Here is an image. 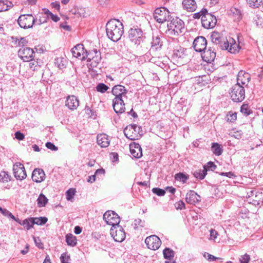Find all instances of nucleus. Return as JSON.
Returning <instances> with one entry per match:
<instances>
[{
  "label": "nucleus",
  "mask_w": 263,
  "mask_h": 263,
  "mask_svg": "<svg viewBox=\"0 0 263 263\" xmlns=\"http://www.w3.org/2000/svg\"><path fill=\"white\" fill-rule=\"evenodd\" d=\"M211 38L212 42L215 45H218L222 50H227L231 53H236L239 51V45L232 37L228 40L223 38L219 33L214 32Z\"/></svg>",
  "instance_id": "f257e3e1"
},
{
  "label": "nucleus",
  "mask_w": 263,
  "mask_h": 263,
  "mask_svg": "<svg viewBox=\"0 0 263 263\" xmlns=\"http://www.w3.org/2000/svg\"><path fill=\"white\" fill-rule=\"evenodd\" d=\"M106 31L109 39L113 42H117L123 33V24L116 19L111 20L106 25Z\"/></svg>",
  "instance_id": "f03ea898"
},
{
  "label": "nucleus",
  "mask_w": 263,
  "mask_h": 263,
  "mask_svg": "<svg viewBox=\"0 0 263 263\" xmlns=\"http://www.w3.org/2000/svg\"><path fill=\"white\" fill-rule=\"evenodd\" d=\"M167 33L172 35H178L184 30V23L178 17L173 18L167 24Z\"/></svg>",
  "instance_id": "7ed1b4c3"
},
{
  "label": "nucleus",
  "mask_w": 263,
  "mask_h": 263,
  "mask_svg": "<svg viewBox=\"0 0 263 263\" xmlns=\"http://www.w3.org/2000/svg\"><path fill=\"white\" fill-rule=\"evenodd\" d=\"M232 100L235 102H240L245 98V89L240 83H236L232 87L230 93Z\"/></svg>",
  "instance_id": "20e7f679"
},
{
  "label": "nucleus",
  "mask_w": 263,
  "mask_h": 263,
  "mask_svg": "<svg viewBox=\"0 0 263 263\" xmlns=\"http://www.w3.org/2000/svg\"><path fill=\"white\" fill-rule=\"evenodd\" d=\"M103 219L107 224L111 226V228H116L120 221L119 215L111 210L107 211L104 214Z\"/></svg>",
  "instance_id": "39448f33"
},
{
  "label": "nucleus",
  "mask_w": 263,
  "mask_h": 263,
  "mask_svg": "<svg viewBox=\"0 0 263 263\" xmlns=\"http://www.w3.org/2000/svg\"><path fill=\"white\" fill-rule=\"evenodd\" d=\"M35 21L32 14H24L19 16L17 23L21 28L27 29L32 27Z\"/></svg>",
  "instance_id": "423d86ee"
},
{
  "label": "nucleus",
  "mask_w": 263,
  "mask_h": 263,
  "mask_svg": "<svg viewBox=\"0 0 263 263\" xmlns=\"http://www.w3.org/2000/svg\"><path fill=\"white\" fill-rule=\"evenodd\" d=\"M155 20L159 23L167 21L170 17V12L165 7L157 8L153 14Z\"/></svg>",
  "instance_id": "0eeeda50"
},
{
  "label": "nucleus",
  "mask_w": 263,
  "mask_h": 263,
  "mask_svg": "<svg viewBox=\"0 0 263 263\" xmlns=\"http://www.w3.org/2000/svg\"><path fill=\"white\" fill-rule=\"evenodd\" d=\"M201 23L204 28H213L216 25L217 19L215 16L207 12L202 16Z\"/></svg>",
  "instance_id": "6e6552de"
},
{
  "label": "nucleus",
  "mask_w": 263,
  "mask_h": 263,
  "mask_svg": "<svg viewBox=\"0 0 263 263\" xmlns=\"http://www.w3.org/2000/svg\"><path fill=\"white\" fill-rule=\"evenodd\" d=\"M110 233L116 241L122 242L125 238V233L122 227L119 225L116 226V228H111Z\"/></svg>",
  "instance_id": "1a4fd4ad"
},
{
  "label": "nucleus",
  "mask_w": 263,
  "mask_h": 263,
  "mask_svg": "<svg viewBox=\"0 0 263 263\" xmlns=\"http://www.w3.org/2000/svg\"><path fill=\"white\" fill-rule=\"evenodd\" d=\"M145 242L147 248L152 250L158 249L161 244V240L155 235L147 237L145 240Z\"/></svg>",
  "instance_id": "9d476101"
},
{
  "label": "nucleus",
  "mask_w": 263,
  "mask_h": 263,
  "mask_svg": "<svg viewBox=\"0 0 263 263\" xmlns=\"http://www.w3.org/2000/svg\"><path fill=\"white\" fill-rule=\"evenodd\" d=\"M13 171L15 178L17 180H22L27 177L25 167L21 163H15L13 166Z\"/></svg>",
  "instance_id": "9b49d317"
},
{
  "label": "nucleus",
  "mask_w": 263,
  "mask_h": 263,
  "mask_svg": "<svg viewBox=\"0 0 263 263\" xmlns=\"http://www.w3.org/2000/svg\"><path fill=\"white\" fill-rule=\"evenodd\" d=\"M34 52L33 50L29 47H23L18 51L19 57L24 62L29 61L33 57Z\"/></svg>",
  "instance_id": "f8f14e48"
},
{
  "label": "nucleus",
  "mask_w": 263,
  "mask_h": 263,
  "mask_svg": "<svg viewBox=\"0 0 263 263\" xmlns=\"http://www.w3.org/2000/svg\"><path fill=\"white\" fill-rule=\"evenodd\" d=\"M207 41L206 39L202 36L197 37L194 41L193 47L197 52H201L206 49Z\"/></svg>",
  "instance_id": "ddd939ff"
},
{
  "label": "nucleus",
  "mask_w": 263,
  "mask_h": 263,
  "mask_svg": "<svg viewBox=\"0 0 263 263\" xmlns=\"http://www.w3.org/2000/svg\"><path fill=\"white\" fill-rule=\"evenodd\" d=\"M143 32L140 28L133 29V42L134 43L135 45H136L137 48H138L139 46H140V47H142L141 44L143 43Z\"/></svg>",
  "instance_id": "4468645a"
},
{
  "label": "nucleus",
  "mask_w": 263,
  "mask_h": 263,
  "mask_svg": "<svg viewBox=\"0 0 263 263\" xmlns=\"http://www.w3.org/2000/svg\"><path fill=\"white\" fill-rule=\"evenodd\" d=\"M200 200V196L193 190H190L186 195L185 201L189 204L195 205Z\"/></svg>",
  "instance_id": "2eb2a0df"
},
{
  "label": "nucleus",
  "mask_w": 263,
  "mask_h": 263,
  "mask_svg": "<svg viewBox=\"0 0 263 263\" xmlns=\"http://www.w3.org/2000/svg\"><path fill=\"white\" fill-rule=\"evenodd\" d=\"M125 104L121 97H115L112 100V106L116 113H122L125 110Z\"/></svg>",
  "instance_id": "dca6fc26"
},
{
  "label": "nucleus",
  "mask_w": 263,
  "mask_h": 263,
  "mask_svg": "<svg viewBox=\"0 0 263 263\" xmlns=\"http://www.w3.org/2000/svg\"><path fill=\"white\" fill-rule=\"evenodd\" d=\"M216 57V52L212 47H209L206 50H204L202 54L203 60L207 63H211L214 61Z\"/></svg>",
  "instance_id": "f3484780"
},
{
  "label": "nucleus",
  "mask_w": 263,
  "mask_h": 263,
  "mask_svg": "<svg viewBox=\"0 0 263 263\" xmlns=\"http://www.w3.org/2000/svg\"><path fill=\"white\" fill-rule=\"evenodd\" d=\"M45 174L41 168H35L32 174V179L33 181L39 183L44 180Z\"/></svg>",
  "instance_id": "a211bd4d"
},
{
  "label": "nucleus",
  "mask_w": 263,
  "mask_h": 263,
  "mask_svg": "<svg viewBox=\"0 0 263 263\" xmlns=\"http://www.w3.org/2000/svg\"><path fill=\"white\" fill-rule=\"evenodd\" d=\"M86 54V58L89 61H92L95 63H98L101 59V53L97 49H93L91 51H89L85 53Z\"/></svg>",
  "instance_id": "6ab92c4d"
},
{
  "label": "nucleus",
  "mask_w": 263,
  "mask_h": 263,
  "mask_svg": "<svg viewBox=\"0 0 263 263\" xmlns=\"http://www.w3.org/2000/svg\"><path fill=\"white\" fill-rule=\"evenodd\" d=\"M71 52L72 55L77 58H81L82 59H83L85 58L83 44L77 45L71 49Z\"/></svg>",
  "instance_id": "aec40b11"
},
{
  "label": "nucleus",
  "mask_w": 263,
  "mask_h": 263,
  "mask_svg": "<svg viewBox=\"0 0 263 263\" xmlns=\"http://www.w3.org/2000/svg\"><path fill=\"white\" fill-rule=\"evenodd\" d=\"M65 104L69 109L74 110L78 107L79 101L74 96H70L67 98Z\"/></svg>",
  "instance_id": "412c9836"
},
{
  "label": "nucleus",
  "mask_w": 263,
  "mask_h": 263,
  "mask_svg": "<svg viewBox=\"0 0 263 263\" xmlns=\"http://www.w3.org/2000/svg\"><path fill=\"white\" fill-rule=\"evenodd\" d=\"M97 142L101 147H107L109 145L110 140L107 135L100 134L97 136Z\"/></svg>",
  "instance_id": "4be33fe9"
},
{
  "label": "nucleus",
  "mask_w": 263,
  "mask_h": 263,
  "mask_svg": "<svg viewBox=\"0 0 263 263\" xmlns=\"http://www.w3.org/2000/svg\"><path fill=\"white\" fill-rule=\"evenodd\" d=\"M228 14L235 22L239 21L241 19L240 10L235 7H231L228 11Z\"/></svg>",
  "instance_id": "5701e85b"
},
{
  "label": "nucleus",
  "mask_w": 263,
  "mask_h": 263,
  "mask_svg": "<svg viewBox=\"0 0 263 263\" xmlns=\"http://www.w3.org/2000/svg\"><path fill=\"white\" fill-rule=\"evenodd\" d=\"M182 4L183 9L189 12H193L196 10L197 6L195 0H183Z\"/></svg>",
  "instance_id": "b1692460"
},
{
  "label": "nucleus",
  "mask_w": 263,
  "mask_h": 263,
  "mask_svg": "<svg viewBox=\"0 0 263 263\" xmlns=\"http://www.w3.org/2000/svg\"><path fill=\"white\" fill-rule=\"evenodd\" d=\"M126 91L125 87L120 84L115 85L112 89V94L115 96L116 97H121V98H122V96H124L125 93H126Z\"/></svg>",
  "instance_id": "393cba45"
},
{
  "label": "nucleus",
  "mask_w": 263,
  "mask_h": 263,
  "mask_svg": "<svg viewBox=\"0 0 263 263\" xmlns=\"http://www.w3.org/2000/svg\"><path fill=\"white\" fill-rule=\"evenodd\" d=\"M134 222L135 233L138 235V237H139V235H141L143 232L145 222L140 219H135Z\"/></svg>",
  "instance_id": "a878e982"
},
{
  "label": "nucleus",
  "mask_w": 263,
  "mask_h": 263,
  "mask_svg": "<svg viewBox=\"0 0 263 263\" xmlns=\"http://www.w3.org/2000/svg\"><path fill=\"white\" fill-rule=\"evenodd\" d=\"M251 79L250 74L245 71L240 70L237 78V82H249Z\"/></svg>",
  "instance_id": "bb28decb"
},
{
  "label": "nucleus",
  "mask_w": 263,
  "mask_h": 263,
  "mask_svg": "<svg viewBox=\"0 0 263 263\" xmlns=\"http://www.w3.org/2000/svg\"><path fill=\"white\" fill-rule=\"evenodd\" d=\"M133 157L140 158L142 156V149L141 146L136 142H133Z\"/></svg>",
  "instance_id": "cd10ccee"
},
{
  "label": "nucleus",
  "mask_w": 263,
  "mask_h": 263,
  "mask_svg": "<svg viewBox=\"0 0 263 263\" xmlns=\"http://www.w3.org/2000/svg\"><path fill=\"white\" fill-rule=\"evenodd\" d=\"M76 73V69L74 67H72V68H70L66 71L65 74L67 80H69L73 81L77 77Z\"/></svg>",
  "instance_id": "c85d7f7f"
},
{
  "label": "nucleus",
  "mask_w": 263,
  "mask_h": 263,
  "mask_svg": "<svg viewBox=\"0 0 263 263\" xmlns=\"http://www.w3.org/2000/svg\"><path fill=\"white\" fill-rule=\"evenodd\" d=\"M66 242L67 245L74 247L77 244V239L73 234L69 233L66 235Z\"/></svg>",
  "instance_id": "c756f323"
},
{
  "label": "nucleus",
  "mask_w": 263,
  "mask_h": 263,
  "mask_svg": "<svg viewBox=\"0 0 263 263\" xmlns=\"http://www.w3.org/2000/svg\"><path fill=\"white\" fill-rule=\"evenodd\" d=\"M163 254L165 259L171 260L174 257L175 253L172 249L169 248H165L163 250Z\"/></svg>",
  "instance_id": "7c9ffc66"
},
{
  "label": "nucleus",
  "mask_w": 263,
  "mask_h": 263,
  "mask_svg": "<svg viewBox=\"0 0 263 263\" xmlns=\"http://www.w3.org/2000/svg\"><path fill=\"white\" fill-rule=\"evenodd\" d=\"M174 178L176 180L181 182L182 183H185L189 179V175L179 172L175 174Z\"/></svg>",
  "instance_id": "2f4dec72"
},
{
  "label": "nucleus",
  "mask_w": 263,
  "mask_h": 263,
  "mask_svg": "<svg viewBox=\"0 0 263 263\" xmlns=\"http://www.w3.org/2000/svg\"><path fill=\"white\" fill-rule=\"evenodd\" d=\"M67 61L66 59L63 57H59L55 60V64L61 69L66 67Z\"/></svg>",
  "instance_id": "473e14b6"
},
{
  "label": "nucleus",
  "mask_w": 263,
  "mask_h": 263,
  "mask_svg": "<svg viewBox=\"0 0 263 263\" xmlns=\"http://www.w3.org/2000/svg\"><path fill=\"white\" fill-rule=\"evenodd\" d=\"M211 148L213 153L216 156H220L222 153V147L221 145L217 143H212Z\"/></svg>",
  "instance_id": "72a5a7b5"
},
{
  "label": "nucleus",
  "mask_w": 263,
  "mask_h": 263,
  "mask_svg": "<svg viewBox=\"0 0 263 263\" xmlns=\"http://www.w3.org/2000/svg\"><path fill=\"white\" fill-rule=\"evenodd\" d=\"M12 5H13L11 2L8 1L7 0H0V12L8 10L12 6Z\"/></svg>",
  "instance_id": "f704fd0d"
},
{
  "label": "nucleus",
  "mask_w": 263,
  "mask_h": 263,
  "mask_svg": "<svg viewBox=\"0 0 263 263\" xmlns=\"http://www.w3.org/2000/svg\"><path fill=\"white\" fill-rule=\"evenodd\" d=\"M193 174L196 178L202 180L207 174V170L205 168L203 170L200 169L195 171Z\"/></svg>",
  "instance_id": "c9c22d12"
},
{
  "label": "nucleus",
  "mask_w": 263,
  "mask_h": 263,
  "mask_svg": "<svg viewBox=\"0 0 263 263\" xmlns=\"http://www.w3.org/2000/svg\"><path fill=\"white\" fill-rule=\"evenodd\" d=\"M48 201L47 197L42 193L40 194L37 199V202L39 207H44Z\"/></svg>",
  "instance_id": "e433bc0d"
},
{
  "label": "nucleus",
  "mask_w": 263,
  "mask_h": 263,
  "mask_svg": "<svg viewBox=\"0 0 263 263\" xmlns=\"http://www.w3.org/2000/svg\"><path fill=\"white\" fill-rule=\"evenodd\" d=\"M11 177L7 172L2 171L0 172V182H8L11 180Z\"/></svg>",
  "instance_id": "4c0bfd02"
},
{
  "label": "nucleus",
  "mask_w": 263,
  "mask_h": 263,
  "mask_svg": "<svg viewBox=\"0 0 263 263\" xmlns=\"http://www.w3.org/2000/svg\"><path fill=\"white\" fill-rule=\"evenodd\" d=\"M43 11L44 14L47 16L48 19L50 18L52 21H53L55 22H57L58 21H59L60 18L58 17V16L53 14L48 9L44 8L43 9Z\"/></svg>",
  "instance_id": "58836bf2"
},
{
  "label": "nucleus",
  "mask_w": 263,
  "mask_h": 263,
  "mask_svg": "<svg viewBox=\"0 0 263 263\" xmlns=\"http://www.w3.org/2000/svg\"><path fill=\"white\" fill-rule=\"evenodd\" d=\"M31 219L32 220V223L33 225L36 224L37 225H43L46 223L48 219L46 217H36L32 218L31 217Z\"/></svg>",
  "instance_id": "ea45409f"
},
{
  "label": "nucleus",
  "mask_w": 263,
  "mask_h": 263,
  "mask_svg": "<svg viewBox=\"0 0 263 263\" xmlns=\"http://www.w3.org/2000/svg\"><path fill=\"white\" fill-rule=\"evenodd\" d=\"M133 129L135 132L137 133L138 135L136 137L133 138V141L138 139L143 135V130L141 126H137L136 124H133Z\"/></svg>",
  "instance_id": "a19ab883"
},
{
  "label": "nucleus",
  "mask_w": 263,
  "mask_h": 263,
  "mask_svg": "<svg viewBox=\"0 0 263 263\" xmlns=\"http://www.w3.org/2000/svg\"><path fill=\"white\" fill-rule=\"evenodd\" d=\"M32 222L31 218H28L23 220L22 226H23L25 229L29 230L33 228V223H32Z\"/></svg>",
  "instance_id": "79ce46f5"
},
{
  "label": "nucleus",
  "mask_w": 263,
  "mask_h": 263,
  "mask_svg": "<svg viewBox=\"0 0 263 263\" xmlns=\"http://www.w3.org/2000/svg\"><path fill=\"white\" fill-rule=\"evenodd\" d=\"M248 5L253 8H258L262 3V0H247Z\"/></svg>",
  "instance_id": "37998d69"
},
{
  "label": "nucleus",
  "mask_w": 263,
  "mask_h": 263,
  "mask_svg": "<svg viewBox=\"0 0 263 263\" xmlns=\"http://www.w3.org/2000/svg\"><path fill=\"white\" fill-rule=\"evenodd\" d=\"M152 44V46L155 47L156 49L160 48L162 46V42H161L160 38L158 36H156L155 37H154Z\"/></svg>",
  "instance_id": "c03bdc74"
},
{
  "label": "nucleus",
  "mask_w": 263,
  "mask_h": 263,
  "mask_svg": "<svg viewBox=\"0 0 263 263\" xmlns=\"http://www.w3.org/2000/svg\"><path fill=\"white\" fill-rule=\"evenodd\" d=\"M76 193V189H70L66 192V199L68 201H71L73 198V196Z\"/></svg>",
  "instance_id": "a18cd8bd"
},
{
  "label": "nucleus",
  "mask_w": 263,
  "mask_h": 263,
  "mask_svg": "<svg viewBox=\"0 0 263 263\" xmlns=\"http://www.w3.org/2000/svg\"><path fill=\"white\" fill-rule=\"evenodd\" d=\"M132 124L127 125L123 130L125 136L128 139L132 140Z\"/></svg>",
  "instance_id": "49530a36"
},
{
  "label": "nucleus",
  "mask_w": 263,
  "mask_h": 263,
  "mask_svg": "<svg viewBox=\"0 0 263 263\" xmlns=\"http://www.w3.org/2000/svg\"><path fill=\"white\" fill-rule=\"evenodd\" d=\"M237 119V114L233 111H229L227 115V121L230 122H233Z\"/></svg>",
  "instance_id": "de8ad7c7"
},
{
  "label": "nucleus",
  "mask_w": 263,
  "mask_h": 263,
  "mask_svg": "<svg viewBox=\"0 0 263 263\" xmlns=\"http://www.w3.org/2000/svg\"><path fill=\"white\" fill-rule=\"evenodd\" d=\"M109 89V87L104 83H99L96 87V90L98 92L104 93Z\"/></svg>",
  "instance_id": "09e8293b"
},
{
  "label": "nucleus",
  "mask_w": 263,
  "mask_h": 263,
  "mask_svg": "<svg viewBox=\"0 0 263 263\" xmlns=\"http://www.w3.org/2000/svg\"><path fill=\"white\" fill-rule=\"evenodd\" d=\"M13 40H15V41L18 42L17 46L19 47H24V46H25L28 42L25 39V37H21L20 39H18L17 37H12Z\"/></svg>",
  "instance_id": "8fccbe9b"
},
{
  "label": "nucleus",
  "mask_w": 263,
  "mask_h": 263,
  "mask_svg": "<svg viewBox=\"0 0 263 263\" xmlns=\"http://www.w3.org/2000/svg\"><path fill=\"white\" fill-rule=\"evenodd\" d=\"M28 62H29V66L32 70H35V69H37L38 67H39L38 62L33 60V58H32V60Z\"/></svg>",
  "instance_id": "3c124183"
},
{
  "label": "nucleus",
  "mask_w": 263,
  "mask_h": 263,
  "mask_svg": "<svg viewBox=\"0 0 263 263\" xmlns=\"http://www.w3.org/2000/svg\"><path fill=\"white\" fill-rule=\"evenodd\" d=\"M153 193L156 194L159 196H163L165 194V190L160 189L159 187H155L152 189Z\"/></svg>",
  "instance_id": "603ef678"
},
{
  "label": "nucleus",
  "mask_w": 263,
  "mask_h": 263,
  "mask_svg": "<svg viewBox=\"0 0 263 263\" xmlns=\"http://www.w3.org/2000/svg\"><path fill=\"white\" fill-rule=\"evenodd\" d=\"M184 53L183 52V49L175 50L173 53V57L176 59L182 58L184 57Z\"/></svg>",
  "instance_id": "864d4df0"
},
{
  "label": "nucleus",
  "mask_w": 263,
  "mask_h": 263,
  "mask_svg": "<svg viewBox=\"0 0 263 263\" xmlns=\"http://www.w3.org/2000/svg\"><path fill=\"white\" fill-rule=\"evenodd\" d=\"M240 111L246 116L249 115L252 111L249 109L248 104H243L240 108Z\"/></svg>",
  "instance_id": "5fc2aeb1"
},
{
  "label": "nucleus",
  "mask_w": 263,
  "mask_h": 263,
  "mask_svg": "<svg viewBox=\"0 0 263 263\" xmlns=\"http://www.w3.org/2000/svg\"><path fill=\"white\" fill-rule=\"evenodd\" d=\"M217 166L214 163V162L212 161H210L208 162L207 164L203 167V169H206L208 170H211L212 171H214L216 168Z\"/></svg>",
  "instance_id": "6e6d98bb"
},
{
  "label": "nucleus",
  "mask_w": 263,
  "mask_h": 263,
  "mask_svg": "<svg viewBox=\"0 0 263 263\" xmlns=\"http://www.w3.org/2000/svg\"><path fill=\"white\" fill-rule=\"evenodd\" d=\"M231 134L232 137L237 139H240L241 138L242 136V132L241 130H233V131L231 132Z\"/></svg>",
  "instance_id": "4d7b16f0"
},
{
  "label": "nucleus",
  "mask_w": 263,
  "mask_h": 263,
  "mask_svg": "<svg viewBox=\"0 0 263 263\" xmlns=\"http://www.w3.org/2000/svg\"><path fill=\"white\" fill-rule=\"evenodd\" d=\"M61 263H69L68 261L70 260V256L68 255L66 253L62 254L60 257Z\"/></svg>",
  "instance_id": "13d9d810"
},
{
  "label": "nucleus",
  "mask_w": 263,
  "mask_h": 263,
  "mask_svg": "<svg viewBox=\"0 0 263 263\" xmlns=\"http://www.w3.org/2000/svg\"><path fill=\"white\" fill-rule=\"evenodd\" d=\"M204 257L206 258L209 261H214V260H216L217 259L218 260H220L221 259V258H219V257H216L215 256H214V255H211L208 253H205L204 254Z\"/></svg>",
  "instance_id": "bf43d9fd"
},
{
  "label": "nucleus",
  "mask_w": 263,
  "mask_h": 263,
  "mask_svg": "<svg viewBox=\"0 0 263 263\" xmlns=\"http://www.w3.org/2000/svg\"><path fill=\"white\" fill-rule=\"evenodd\" d=\"M33 240L36 247L39 249H43L44 245L39 237H33Z\"/></svg>",
  "instance_id": "052dcab7"
},
{
  "label": "nucleus",
  "mask_w": 263,
  "mask_h": 263,
  "mask_svg": "<svg viewBox=\"0 0 263 263\" xmlns=\"http://www.w3.org/2000/svg\"><path fill=\"white\" fill-rule=\"evenodd\" d=\"M250 256L247 254L241 256L239 260L241 263H248L250 260Z\"/></svg>",
  "instance_id": "680f3d73"
},
{
  "label": "nucleus",
  "mask_w": 263,
  "mask_h": 263,
  "mask_svg": "<svg viewBox=\"0 0 263 263\" xmlns=\"http://www.w3.org/2000/svg\"><path fill=\"white\" fill-rule=\"evenodd\" d=\"M207 12V10L205 9H203L200 12L195 13L193 14V17L194 18H199L201 16L202 17L205 13Z\"/></svg>",
  "instance_id": "e2e57ef3"
},
{
  "label": "nucleus",
  "mask_w": 263,
  "mask_h": 263,
  "mask_svg": "<svg viewBox=\"0 0 263 263\" xmlns=\"http://www.w3.org/2000/svg\"><path fill=\"white\" fill-rule=\"evenodd\" d=\"M110 159L112 162H117L119 161L118 154L117 153H111L110 154Z\"/></svg>",
  "instance_id": "0e129e2a"
},
{
  "label": "nucleus",
  "mask_w": 263,
  "mask_h": 263,
  "mask_svg": "<svg viewBox=\"0 0 263 263\" xmlns=\"http://www.w3.org/2000/svg\"><path fill=\"white\" fill-rule=\"evenodd\" d=\"M175 205L177 209L182 210L185 208V203L182 200H179V201L176 202Z\"/></svg>",
  "instance_id": "69168bd1"
},
{
  "label": "nucleus",
  "mask_w": 263,
  "mask_h": 263,
  "mask_svg": "<svg viewBox=\"0 0 263 263\" xmlns=\"http://www.w3.org/2000/svg\"><path fill=\"white\" fill-rule=\"evenodd\" d=\"M47 148H48V149H50L53 151H56L58 150V147L55 146V145L50 142H48L46 143L45 144Z\"/></svg>",
  "instance_id": "338daca9"
},
{
  "label": "nucleus",
  "mask_w": 263,
  "mask_h": 263,
  "mask_svg": "<svg viewBox=\"0 0 263 263\" xmlns=\"http://www.w3.org/2000/svg\"><path fill=\"white\" fill-rule=\"evenodd\" d=\"M219 175L221 176H226L230 178H233L236 177V175L234 174V173L232 172L226 173L221 172L219 173Z\"/></svg>",
  "instance_id": "774afa93"
}]
</instances>
